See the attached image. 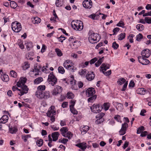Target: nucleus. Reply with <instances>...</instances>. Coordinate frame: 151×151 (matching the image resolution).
<instances>
[{
    "label": "nucleus",
    "instance_id": "obj_1",
    "mask_svg": "<svg viewBox=\"0 0 151 151\" xmlns=\"http://www.w3.org/2000/svg\"><path fill=\"white\" fill-rule=\"evenodd\" d=\"M88 40L91 43H95L99 42L100 37L97 33L93 32L92 30L89 31L88 33Z\"/></svg>",
    "mask_w": 151,
    "mask_h": 151
},
{
    "label": "nucleus",
    "instance_id": "obj_2",
    "mask_svg": "<svg viewBox=\"0 0 151 151\" xmlns=\"http://www.w3.org/2000/svg\"><path fill=\"white\" fill-rule=\"evenodd\" d=\"M72 28L76 30L80 31L83 29V22L79 20H73L71 23Z\"/></svg>",
    "mask_w": 151,
    "mask_h": 151
},
{
    "label": "nucleus",
    "instance_id": "obj_3",
    "mask_svg": "<svg viewBox=\"0 0 151 151\" xmlns=\"http://www.w3.org/2000/svg\"><path fill=\"white\" fill-rule=\"evenodd\" d=\"M36 95L37 97L40 99H47L50 97L49 92L46 91L44 92L40 90L37 91Z\"/></svg>",
    "mask_w": 151,
    "mask_h": 151
},
{
    "label": "nucleus",
    "instance_id": "obj_4",
    "mask_svg": "<svg viewBox=\"0 0 151 151\" xmlns=\"http://www.w3.org/2000/svg\"><path fill=\"white\" fill-rule=\"evenodd\" d=\"M11 27L12 30L16 32H19L22 29L21 24L17 21L13 22L12 24Z\"/></svg>",
    "mask_w": 151,
    "mask_h": 151
},
{
    "label": "nucleus",
    "instance_id": "obj_5",
    "mask_svg": "<svg viewBox=\"0 0 151 151\" xmlns=\"http://www.w3.org/2000/svg\"><path fill=\"white\" fill-rule=\"evenodd\" d=\"M23 87L24 88V90H23L21 89H19L16 86H14L12 87V90L13 91H18V94L19 95L22 96L25 94L27 93L28 92L29 90L28 88L25 86H24Z\"/></svg>",
    "mask_w": 151,
    "mask_h": 151
},
{
    "label": "nucleus",
    "instance_id": "obj_6",
    "mask_svg": "<svg viewBox=\"0 0 151 151\" xmlns=\"http://www.w3.org/2000/svg\"><path fill=\"white\" fill-rule=\"evenodd\" d=\"M47 81L49 84L52 86L55 85L57 82V79L53 75V72L50 73L48 75Z\"/></svg>",
    "mask_w": 151,
    "mask_h": 151
},
{
    "label": "nucleus",
    "instance_id": "obj_7",
    "mask_svg": "<svg viewBox=\"0 0 151 151\" xmlns=\"http://www.w3.org/2000/svg\"><path fill=\"white\" fill-rule=\"evenodd\" d=\"M63 66L66 69L69 70L72 72H74L76 69V68L75 69L74 68L72 62L70 60H65L63 63Z\"/></svg>",
    "mask_w": 151,
    "mask_h": 151
},
{
    "label": "nucleus",
    "instance_id": "obj_8",
    "mask_svg": "<svg viewBox=\"0 0 151 151\" xmlns=\"http://www.w3.org/2000/svg\"><path fill=\"white\" fill-rule=\"evenodd\" d=\"M27 78H21L19 81L17 82V85L18 87H20L22 90H24V86H25L27 88V86L25 85V83L27 81Z\"/></svg>",
    "mask_w": 151,
    "mask_h": 151
},
{
    "label": "nucleus",
    "instance_id": "obj_9",
    "mask_svg": "<svg viewBox=\"0 0 151 151\" xmlns=\"http://www.w3.org/2000/svg\"><path fill=\"white\" fill-rule=\"evenodd\" d=\"M56 113V109L55 106H52L49 109L46 114L47 116H54Z\"/></svg>",
    "mask_w": 151,
    "mask_h": 151
},
{
    "label": "nucleus",
    "instance_id": "obj_10",
    "mask_svg": "<svg viewBox=\"0 0 151 151\" xmlns=\"http://www.w3.org/2000/svg\"><path fill=\"white\" fill-rule=\"evenodd\" d=\"M40 68V66L39 65H37L36 66H35L34 69H33V71H31L30 72L31 76L32 77L34 76L38 75V72Z\"/></svg>",
    "mask_w": 151,
    "mask_h": 151
},
{
    "label": "nucleus",
    "instance_id": "obj_11",
    "mask_svg": "<svg viewBox=\"0 0 151 151\" xmlns=\"http://www.w3.org/2000/svg\"><path fill=\"white\" fill-rule=\"evenodd\" d=\"M90 109L91 111L94 113H99L101 111V107L99 105L93 104Z\"/></svg>",
    "mask_w": 151,
    "mask_h": 151
},
{
    "label": "nucleus",
    "instance_id": "obj_12",
    "mask_svg": "<svg viewBox=\"0 0 151 151\" xmlns=\"http://www.w3.org/2000/svg\"><path fill=\"white\" fill-rule=\"evenodd\" d=\"M82 4L85 8L90 9L92 6V2L91 0H84Z\"/></svg>",
    "mask_w": 151,
    "mask_h": 151
},
{
    "label": "nucleus",
    "instance_id": "obj_13",
    "mask_svg": "<svg viewBox=\"0 0 151 151\" xmlns=\"http://www.w3.org/2000/svg\"><path fill=\"white\" fill-rule=\"evenodd\" d=\"M143 57L139 56L138 58L139 62L143 65H147L150 62L149 60Z\"/></svg>",
    "mask_w": 151,
    "mask_h": 151
},
{
    "label": "nucleus",
    "instance_id": "obj_14",
    "mask_svg": "<svg viewBox=\"0 0 151 151\" xmlns=\"http://www.w3.org/2000/svg\"><path fill=\"white\" fill-rule=\"evenodd\" d=\"M62 87L59 86H56L52 93L53 95H56L60 93L62 91Z\"/></svg>",
    "mask_w": 151,
    "mask_h": 151
},
{
    "label": "nucleus",
    "instance_id": "obj_15",
    "mask_svg": "<svg viewBox=\"0 0 151 151\" xmlns=\"http://www.w3.org/2000/svg\"><path fill=\"white\" fill-rule=\"evenodd\" d=\"M94 89L92 88H89L86 91V94L88 97L91 96L95 93Z\"/></svg>",
    "mask_w": 151,
    "mask_h": 151
},
{
    "label": "nucleus",
    "instance_id": "obj_16",
    "mask_svg": "<svg viewBox=\"0 0 151 151\" xmlns=\"http://www.w3.org/2000/svg\"><path fill=\"white\" fill-rule=\"evenodd\" d=\"M141 57L148 58L150 55V50L148 49H145L142 51L141 53Z\"/></svg>",
    "mask_w": 151,
    "mask_h": 151
},
{
    "label": "nucleus",
    "instance_id": "obj_17",
    "mask_svg": "<svg viewBox=\"0 0 151 151\" xmlns=\"http://www.w3.org/2000/svg\"><path fill=\"white\" fill-rule=\"evenodd\" d=\"M95 77L94 74L93 72H89L86 75V78L87 80L88 81H91L93 80Z\"/></svg>",
    "mask_w": 151,
    "mask_h": 151
},
{
    "label": "nucleus",
    "instance_id": "obj_18",
    "mask_svg": "<svg viewBox=\"0 0 151 151\" xmlns=\"http://www.w3.org/2000/svg\"><path fill=\"white\" fill-rule=\"evenodd\" d=\"M73 75H71L70 76V78H71V79L70 81V84L71 85V88L72 89H73L74 90H77V88L76 87H75V86L76 85V81L74 80L73 79Z\"/></svg>",
    "mask_w": 151,
    "mask_h": 151
},
{
    "label": "nucleus",
    "instance_id": "obj_19",
    "mask_svg": "<svg viewBox=\"0 0 151 151\" xmlns=\"http://www.w3.org/2000/svg\"><path fill=\"white\" fill-rule=\"evenodd\" d=\"M100 12H97L95 14H93L89 15L88 17L93 20H97L99 18Z\"/></svg>",
    "mask_w": 151,
    "mask_h": 151
},
{
    "label": "nucleus",
    "instance_id": "obj_20",
    "mask_svg": "<svg viewBox=\"0 0 151 151\" xmlns=\"http://www.w3.org/2000/svg\"><path fill=\"white\" fill-rule=\"evenodd\" d=\"M76 146L81 148V149L84 150L86 148V143L85 142H83L76 145Z\"/></svg>",
    "mask_w": 151,
    "mask_h": 151
},
{
    "label": "nucleus",
    "instance_id": "obj_21",
    "mask_svg": "<svg viewBox=\"0 0 151 151\" xmlns=\"http://www.w3.org/2000/svg\"><path fill=\"white\" fill-rule=\"evenodd\" d=\"M8 119V116L7 115H4L0 119V123L4 124L7 122Z\"/></svg>",
    "mask_w": 151,
    "mask_h": 151
},
{
    "label": "nucleus",
    "instance_id": "obj_22",
    "mask_svg": "<svg viewBox=\"0 0 151 151\" xmlns=\"http://www.w3.org/2000/svg\"><path fill=\"white\" fill-rule=\"evenodd\" d=\"M59 135V133L58 132H55L52 134V138L53 141H56L58 139Z\"/></svg>",
    "mask_w": 151,
    "mask_h": 151
},
{
    "label": "nucleus",
    "instance_id": "obj_23",
    "mask_svg": "<svg viewBox=\"0 0 151 151\" xmlns=\"http://www.w3.org/2000/svg\"><path fill=\"white\" fill-rule=\"evenodd\" d=\"M100 68L102 72L103 71H106L107 69L109 68V64L103 63L100 66Z\"/></svg>",
    "mask_w": 151,
    "mask_h": 151
},
{
    "label": "nucleus",
    "instance_id": "obj_24",
    "mask_svg": "<svg viewBox=\"0 0 151 151\" xmlns=\"http://www.w3.org/2000/svg\"><path fill=\"white\" fill-rule=\"evenodd\" d=\"M65 0H57L55 2L56 6L58 7H63L64 6L63 3Z\"/></svg>",
    "mask_w": 151,
    "mask_h": 151
},
{
    "label": "nucleus",
    "instance_id": "obj_25",
    "mask_svg": "<svg viewBox=\"0 0 151 151\" xmlns=\"http://www.w3.org/2000/svg\"><path fill=\"white\" fill-rule=\"evenodd\" d=\"M31 19L32 22L34 24H37L40 23L41 21L40 19L38 17H32Z\"/></svg>",
    "mask_w": 151,
    "mask_h": 151
},
{
    "label": "nucleus",
    "instance_id": "obj_26",
    "mask_svg": "<svg viewBox=\"0 0 151 151\" xmlns=\"http://www.w3.org/2000/svg\"><path fill=\"white\" fill-rule=\"evenodd\" d=\"M17 131V129L16 127L14 126L9 127V132L12 134L16 133Z\"/></svg>",
    "mask_w": 151,
    "mask_h": 151
},
{
    "label": "nucleus",
    "instance_id": "obj_27",
    "mask_svg": "<svg viewBox=\"0 0 151 151\" xmlns=\"http://www.w3.org/2000/svg\"><path fill=\"white\" fill-rule=\"evenodd\" d=\"M89 72L88 71V70L85 69H82L79 71V74L81 76H83L85 75H86L87 74H88V73Z\"/></svg>",
    "mask_w": 151,
    "mask_h": 151
},
{
    "label": "nucleus",
    "instance_id": "obj_28",
    "mask_svg": "<svg viewBox=\"0 0 151 151\" xmlns=\"http://www.w3.org/2000/svg\"><path fill=\"white\" fill-rule=\"evenodd\" d=\"M89 129V127L88 126H84L81 130V134H85L87 132Z\"/></svg>",
    "mask_w": 151,
    "mask_h": 151
},
{
    "label": "nucleus",
    "instance_id": "obj_29",
    "mask_svg": "<svg viewBox=\"0 0 151 151\" xmlns=\"http://www.w3.org/2000/svg\"><path fill=\"white\" fill-rule=\"evenodd\" d=\"M60 131L61 132L62 135L63 136L68 132V129L67 127H63L60 129Z\"/></svg>",
    "mask_w": 151,
    "mask_h": 151
},
{
    "label": "nucleus",
    "instance_id": "obj_30",
    "mask_svg": "<svg viewBox=\"0 0 151 151\" xmlns=\"http://www.w3.org/2000/svg\"><path fill=\"white\" fill-rule=\"evenodd\" d=\"M33 55V52H29L26 54L25 55V58L27 60H33V58L32 57V56Z\"/></svg>",
    "mask_w": 151,
    "mask_h": 151
},
{
    "label": "nucleus",
    "instance_id": "obj_31",
    "mask_svg": "<svg viewBox=\"0 0 151 151\" xmlns=\"http://www.w3.org/2000/svg\"><path fill=\"white\" fill-rule=\"evenodd\" d=\"M0 77L4 81L7 82L9 80V77L8 75L6 74L1 75H0Z\"/></svg>",
    "mask_w": 151,
    "mask_h": 151
},
{
    "label": "nucleus",
    "instance_id": "obj_32",
    "mask_svg": "<svg viewBox=\"0 0 151 151\" xmlns=\"http://www.w3.org/2000/svg\"><path fill=\"white\" fill-rule=\"evenodd\" d=\"M104 58V57H103L101 58H100L97 62L95 63V65L96 67H98L101 64L103 61Z\"/></svg>",
    "mask_w": 151,
    "mask_h": 151
},
{
    "label": "nucleus",
    "instance_id": "obj_33",
    "mask_svg": "<svg viewBox=\"0 0 151 151\" xmlns=\"http://www.w3.org/2000/svg\"><path fill=\"white\" fill-rule=\"evenodd\" d=\"M104 58V57H103L101 58H100L97 62L95 63V65L96 67H98L101 64L103 61Z\"/></svg>",
    "mask_w": 151,
    "mask_h": 151
},
{
    "label": "nucleus",
    "instance_id": "obj_34",
    "mask_svg": "<svg viewBox=\"0 0 151 151\" xmlns=\"http://www.w3.org/2000/svg\"><path fill=\"white\" fill-rule=\"evenodd\" d=\"M43 80V78L41 77H39L34 80V83L35 84H38L42 81Z\"/></svg>",
    "mask_w": 151,
    "mask_h": 151
},
{
    "label": "nucleus",
    "instance_id": "obj_35",
    "mask_svg": "<svg viewBox=\"0 0 151 151\" xmlns=\"http://www.w3.org/2000/svg\"><path fill=\"white\" fill-rule=\"evenodd\" d=\"M73 134L72 133L69 132H68L63 136V137H67L68 139H70L72 137H73Z\"/></svg>",
    "mask_w": 151,
    "mask_h": 151
},
{
    "label": "nucleus",
    "instance_id": "obj_36",
    "mask_svg": "<svg viewBox=\"0 0 151 151\" xmlns=\"http://www.w3.org/2000/svg\"><path fill=\"white\" fill-rule=\"evenodd\" d=\"M126 81V80L124 78H121L118 79L117 81V83L119 85H121L123 84H124Z\"/></svg>",
    "mask_w": 151,
    "mask_h": 151
},
{
    "label": "nucleus",
    "instance_id": "obj_37",
    "mask_svg": "<svg viewBox=\"0 0 151 151\" xmlns=\"http://www.w3.org/2000/svg\"><path fill=\"white\" fill-rule=\"evenodd\" d=\"M138 91L139 92V94L142 95H144L146 93L147 91L143 88L138 89Z\"/></svg>",
    "mask_w": 151,
    "mask_h": 151
},
{
    "label": "nucleus",
    "instance_id": "obj_38",
    "mask_svg": "<svg viewBox=\"0 0 151 151\" xmlns=\"http://www.w3.org/2000/svg\"><path fill=\"white\" fill-rule=\"evenodd\" d=\"M76 38L73 37H71L69 39V41L70 45H72L76 41Z\"/></svg>",
    "mask_w": 151,
    "mask_h": 151
},
{
    "label": "nucleus",
    "instance_id": "obj_39",
    "mask_svg": "<svg viewBox=\"0 0 151 151\" xmlns=\"http://www.w3.org/2000/svg\"><path fill=\"white\" fill-rule=\"evenodd\" d=\"M81 45V42L78 40L76 41L72 45L74 47V48H77Z\"/></svg>",
    "mask_w": 151,
    "mask_h": 151
},
{
    "label": "nucleus",
    "instance_id": "obj_40",
    "mask_svg": "<svg viewBox=\"0 0 151 151\" xmlns=\"http://www.w3.org/2000/svg\"><path fill=\"white\" fill-rule=\"evenodd\" d=\"M67 96L68 99H72L74 97V95L71 92L69 91L67 94Z\"/></svg>",
    "mask_w": 151,
    "mask_h": 151
},
{
    "label": "nucleus",
    "instance_id": "obj_41",
    "mask_svg": "<svg viewBox=\"0 0 151 151\" xmlns=\"http://www.w3.org/2000/svg\"><path fill=\"white\" fill-rule=\"evenodd\" d=\"M55 52L58 56L60 57L63 55V53L62 51L59 48H56Z\"/></svg>",
    "mask_w": 151,
    "mask_h": 151
},
{
    "label": "nucleus",
    "instance_id": "obj_42",
    "mask_svg": "<svg viewBox=\"0 0 151 151\" xmlns=\"http://www.w3.org/2000/svg\"><path fill=\"white\" fill-rule=\"evenodd\" d=\"M10 6L12 8L15 9L17 6V5L15 1H12L10 2Z\"/></svg>",
    "mask_w": 151,
    "mask_h": 151
},
{
    "label": "nucleus",
    "instance_id": "obj_43",
    "mask_svg": "<svg viewBox=\"0 0 151 151\" xmlns=\"http://www.w3.org/2000/svg\"><path fill=\"white\" fill-rule=\"evenodd\" d=\"M136 28L139 31H142L143 30L144 27V26L141 24H138L137 25Z\"/></svg>",
    "mask_w": 151,
    "mask_h": 151
},
{
    "label": "nucleus",
    "instance_id": "obj_44",
    "mask_svg": "<svg viewBox=\"0 0 151 151\" xmlns=\"http://www.w3.org/2000/svg\"><path fill=\"white\" fill-rule=\"evenodd\" d=\"M125 36V33H121L118 36V39L119 40H123Z\"/></svg>",
    "mask_w": 151,
    "mask_h": 151
},
{
    "label": "nucleus",
    "instance_id": "obj_45",
    "mask_svg": "<svg viewBox=\"0 0 151 151\" xmlns=\"http://www.w3.org/2000/svg\"><path fill=\"white\" fill-rule=\"evenodd\" d=\"M30 65L28 63L25 62L24 63L23 65L22 66L24 70H26L29 67Z\"/></svg>",
    "mask_w": 151,
    "mask_h": 151
},
{
    "label": "nucleus",
    "instance_id": "obj_46",
    "mask_svg": "<svg viewBox=\"0 0 151 151\" xmlns=\"http://www.w3.org/2000/svg\"><path fill=\"white\" fill-rule=\"evenodd\" d=\"M30 137H31V136L30 134H27L25 136H22V138L24 140L25 142H27L28 139Z\"/></svg>",
    "mask_w": 151,
    "mask_h": 151
},
{
    "label": "nucleus",
    "instance_id": "obj_47",
    "mask_svg": "<svg viewBox=\"0 0 151 151\" xmlns=\"http://www.w3.org/2000/svg\"><path fill=\"white\" fill-rule=\"evenodd\" d=\"M27 47V49L28 50H30V48L32 47V42H27L25 43Z\"/></svg>",
    "mask_w": 151,
    "mask_h": 151
},
{
    "label": "nucleus",
    "instance_id": "obj_48",
    "mask_svg": "<svg viewBox=\"0 0 151 151\" xmlns=\"http://www.w3.org/2000/svg\"><path fill=\"white\" fill-rule=\"evenodd\" d=\"M58 70L59 73L62 74H63L65 72L64 68L62 66L59 67L58 68Z\"/></svg>",
    "mask_w": 151,
    "mask_h": 151
},
{
    "label": "nucleus",
    "instance_id": "obj_49",
    "mask_svg": "<svg viewBox=\"0 0 151 151\" xmlns=\"http://www.w3.org/2000/svg\"><path fill=\"white\" fill-rule=\"evenodd\" d=\"M37 145L39 147H41L42 145L43 144V140L40 139L37 140L36 142Z\"/></svg>",
    "mask_w": 151,
    "mask_h": 151
},
{
    "label": "nucleus",
    "instance_id": "obj_50",
    "mask_svg": "<svg viewBox=\"0 0 151 151\" xmlns=\"http://www.w3.org/2000/svg\"><path fill=\"white\" fill-rule=\"evenodd\" d=\"M104 109L105 111L108 110L110 107V104L108 103H105L104 104Z\"/></svg>",
    "mask_w": 151,
    "mask_h": 151
},
{
    "label": "nucleus",
    "instance_id": "obj_51",
    "mask_svg": "<svg viewBox=\"0 0 151 151\" xmlns=\"http://www.w3.org/2000/svg\"><path fill=\"white\" fill-rule=\"evenodd\" d=\"M18 45L20 48L22 49H23L24 48V46L21 40H18Z\"/></svg>",
    "mask_w": 151,
    "mask_h": 151
},
{
    "label": "nucleus",
    "instance_id": "obj_52",
    "mask_svg": "<svg viewBox=\"0 0 151 151\" xmlns=\"http://www.w3.org/2000/svg\"><path fill=\"white\" fill-rule=\"evenodd\" d=\"M144 127L143 126H141L139 127L137 130V134H139L142 132L144 130Z\"/></svg>",
    "mask_w": 151,
    "mask_h": 151
},
{
    "label": "nucleus",
    "instance_id": "obj_53",
    "mask_svg": "<svg viewBox=\"0 0 151 151\" xmlns=\"http://www.w3.org/2000/svg\"><path fill=\"white\" fill-rule=\"evenodd\" d=\"M45 86L44 85L40 86L37 87V91H39L40 90L42 91L45 90Z\"/></svg>",
    "mask_w": 151,
    "mask_h": 151
},
{
    "label": "nucleus",
    "instance_id": "obj_54",
    "mask_svg": "<svg viewBox=\"0 0 151 151\" xmlns=\"http://www.w3.org/2000/svg\"><path fill=\"white\" fill-rule=\"evenodd\" d=\"M98 118L97 120L96 121L95 123L96 124H100L101 122H103L104 121V119L103 118Z\"/></svg>",
    "mask_w": 151,
    "mask_h": 151
},
{
    "label": "nucleus",
    "instance_id": "obj_55",
    "mask_svg": "<svg viewBox=\"0 0 151 151\" xmlns=\"http://www.w3.org/2000/svg\"><path fill=\"white\" fill-rule=\"evenodd\" d=\"M145 21L148 24H151V17H145Z\"/></svg>",
    "mask_w": 151,
    "mask_h": 151
},
{
    "label": "nucleus",
    "instance_id": "obj_56",
    "mask_svg": "<svg viewBox=\"0 0 151 151\" xmlns=\"http://www.w3.org/2000/svg\"><path fill=\"white\" fill-rule=\"evenodd\" d=\"M122 105L118 103L116 106V108L118 110L121 111L122 109Z\"/></svg>",
    "mask_w": 151,
    "mask_h": 151
},
{
    "label": "nucleus",
    "instance_id": "obj_57",
    "mask_svg": "<svg viewBox=\"0 0 151 151\" xmlns=\"http://www.w3.org/2000/svg\"><path fill=\"white\" fill-rule=\"evenodd\" d=\"M119 45L116 43V42H113L112 45V47L114 49H116L119 47Z\"/></svg>",
    "mask_w": 151,
    "mask_h": 151
},
{
    "label": "nucleus",
    "instance_id": "obj_58",
    "mask_svg": "<svg viewBox=\"0 0 151 151\" xmlns=\"http://www.w3.org/2000/svg\"><path fill=\"white\" fill-rule=\"evenodd\" d=\"M76 100H72L70 101V108H72L73 107H74V106L75 105Z\"/></svg>",
    "mask_w": 151,
    "mask_h": 151
},
{
    "label": "nucleus",
    "instance_id": "obj_59",
    "mask_svg": "<svg viewBox=\"0 0 151 151\" xmlns=\"http://www.w3.org/2000/svg\"><path fill=\"white\" fill-rule=\"evenodd\" d=\"M124 24L123 22L122 21H120L119 22L116 24V26L118 27H123Z\"/></svg>",
    "mask_w": 151,
    "mask_h": 151
},
{
    "label": "nucleus",
    "instance_id": "obj_60",
    "mask_svg": "<svg viewBox=\"0 0 151 151\" xmlns=\"http://www.w3.org/2000/svg\"><path fill=\"white\" fill-rule=\"evenodd\" d=\"M128 127V124L126 123H124L122 124L121 128L126 130L127 129Z\"/></svg>",
    "mask_w": 151,
    "mask_h": 151
},
{
    "label": "nucleus",
    "instance_id": "obj_61",
    "mask_svg": "<svg viewBox=\"0 0 151 151\" xmlns=\"http://www.w3.org/2000/svg\"><path fill=\"white\" fill-rule=\"evenodd\" d=\"M70 110L71 112L74 114H77L78 113V111L76 110L74 107H73L72 108H70Z\"/></svg>",
    "mask_w": 151,
    "mask_h": 151
},
{
    "label": "nucleus",
    "instance_id": "obj_62",
    "mask_svg": "<svg viewBox=\"0 0 151 151\" xmlns=\"http://www.w3.org/2000/svg\"><path fill=\"white\" fill-rule=\"evenodd\" d=\"M96 98V95L92 96L90 98H89L88 99V102H92L93 100H95Z\"/></svg>",
    "mask_w": 151,
    "mask_h": 151
},
{
    "label": "nucleus",
    "instance_id": "obj_63",
    "mask_svg": "<svg viewBox=\"0 0 151 151\" xmlns=\"http://www.w3.org/2000/svg\"><path fill=\"white\" fill-rule=\"evenodd\" d=\"M10 74L12 77L14 78H15L17 76V73L14 70H12L10 71Z\"/></svg>",
    "mask_w": 151,
    "mask_h": 151
},
{
    "label": "nucleus",
    "instance_id": "obj_64",
    "mask_svg": "<svg viewBox=\"0 0 151 151\" xmlns=\"http://www.w3.org/2000/svg\"><path fill=\"white\" fill-rule=\"evenodd\" d=\"M142 38V35L141 34H139L136 37V40L139 41Z\"/></svg>",
    "mask_w": 151,
    "mask_h": 151
}]
</instances>
